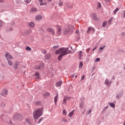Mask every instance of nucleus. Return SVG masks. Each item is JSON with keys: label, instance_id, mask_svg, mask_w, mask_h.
Listing matches in <instances>:
<instances>
[{"label": "nucleus", "instance_id": "1", "mask_svg": "<svg viewBox=\"0 0 125 125\" xmlns=\"http://www.w3.org/2000/svg\"><path fill=\"white\" fill-rule=\"evenodd\" d=\"M71 53V51L69 50L68 48H61L56 51V54H60L58 59L61 61V59L64 55H67V54H70Z\"/></svg>", "mask_w": 125, "mask_h": 125}, {"label": "nucleus", "instance_id": "2", "mask_svg": "<svg viewBox=\"0 0 125 125\" xmlns=\"http://www.w3.org/2000/svg\"><path fill=\"white\" fill-rule=\"evenodd\" d=\"M42 108H38L34 110L33 113V117L35 121L42 116Z\"/></svg>", "mask_w": 125, "mask_h": 125}, {"label": "nucleus", "instance_id": "3", "mask_svg": "<svg viewBox=\"0 0 125 125\" xmlns=\"http://www.w3.org/2000/svg\"><path fill=\"white\" fill-rule=\"evenodd\" d=\"M14 118L15 119H16V120H23V116H22V115L19 113H16L14 115Z\"/></svg>", "mask_w": 125, "mask_h": 125}, {"label": "nucleus", "instance_id": "4", "mask_svg": "<svg viewBox=\"0 0 125 125\" xmlns=\"http://www.w3.org/2000/svg\"><path fill=\"white\" fill-rule=\"evenodd\" d=\"M71 98L70 97L65 96L62 101V104L63 105H67V100H71Z\"/></svg>", "mask_w": 125, "mask_h": 125}, {"label": "nucleus", "instance_id": "5", "mask_svg": "<svg viewBox=\"0 0 125 125\" xmlns=\"http://www.w3.org/2000/svg\"><path fill=\"white\" fill-rule=\"evenodd\" d=\"M5 57L6 58L7 60H9V59H13V57L10 55L8 52H6L5 54Z\"/></svg>", "mask_w": 125, "mask_h": 125}, {"label": "nucleus", "instance_id": "6", "mask_svg": "<svg viewBox=\"0 0 125 125\" xmlns=\"http://www.w3.org/2000/svg\"><path fill=\"white\" fill-rule=\"evenodd\" d=\"M19 65H20V62L18 61H16L14 62L13 68L15 70H17L18 67H19Z\"/></svg>", "mask_w": 125, "mask_h": 125}, {"label": "nucleus", "instance_id": "7", "mask_svg": "<svg viewBox=\"0 0 125 125\" xmlns=\"http://www.w3.org/2000/svg\"><path fill=\"white\" fill-rule=\"evenodd\" d=\"M47 31L49 33H51L53 36H54V35H55V31H54V30H53V29L51 28H48Z\"/></svg>", "mask_w": 125, "mask_h": 125}, {"label": "nucleus", "instance_id": "8", "mask_svg": "<svg viewBox=\"0 0 125 125\" xmlns=\"http://www.w3.org/2000/svg\"><path fill=\"white\" fill-rule=\"evenodd\" d=\"M94 32H95V30L94 29V28H93L92 27H89L88 28L87 33H92V34H93Z\"/></svg>", "mask_w": 125, "mask_h": 125}, {"label": "nucleus", "instance_id": "9", "mask_svg": "<svg viewBox=\"0 0 125 125\" xmlns=\"http://www.w3.org/2000/svg\"><path fill=\"white\" fill-rule=\"evenodd\" d=\"M8 91L6 89L3 90L2 92L1 93V95L2 96H6V95L8 94Z\"/></svg>", "mask_w": 125, "mask_h": 125}, {"label": "nucleus", "instance_id": "10", "mask_svg": "<svg viewBox=\"0 0 125 125\" xmlns=\"http://www.w3.org/2000/svg\"><path fill=\"white\" fill-rule=\"evenodd\" d=\"M42 20V15H37L35 17V20L37 21H41Z\"/></svg>", "mask_w": 125, "mask_h": 125}, {"label": "nucleus", "instance_id": "11", "mask_svg": "<svg viewBox=\"0 0 125 125\" xmlns=\"http://www.w3.org/2000/svg\"><path fill=\"white\" fill-rule=\"evenodd\" d=\"M91 17L93 20H98V18H97V16L95 14H92Z\"/></svg>", "mask_w": 125, "mask_h": 125}, {"label": "nucleus", "instance_id": "12", "mask_svg": "<svg viewBox=\"0 0 125 125\" xmlns=\"http://www.w3.org/2000/svg\"><path fill=\"white\" fill-rule=\"evenodd\" d=\"M62 31V28H61V27L60 26H59L58 27V30L57 31L58 35H60L61 34Z\"/></svg>", "mask_w": 125, "mask_h": 125}, {"label": "nucleus", "instance_id": "13", "mask_svg": "<svg viewBox=\"0 0 125 125\" xmlns=\"http://www.w3.org/2000/svg\"><path fill=\"white\" fill-rule=\"evenodd\" d=\"M28 26L30 28H34V27H35V23L34 22H29Z\"/></svg>", "mask_w": 125, "mask_h": 125}, {"label": "nucleus", "instance_id": "14", "mask_svg": "<svg viewBox=\"0 0 125 125\" xmlns=\"http://www.w3.org/2000/svg\"><path fill=\"white\" fill-rule=\"evenodd\" d=\"M54 100L55 104L56 105V104L57 103V100H58V93H57V95H56V96L55 97Z\"/></svg>", "mask_w": 125, "mask_h": 125}, {"label": "nucleus", "instance_id": "15", "mask_svg": "<svg viewBox=\"0 0 125 125\" xmlns=\"http://www.w3.org/2000/svg\"><path fill=\"white\" fill-rule=\"evenodd\" d=\"M69 29V31L70 32H73V31H74V30H75V26H69L68 27Z\"/></svg>", "mask_w": 125, "mask_h": 125}, {"label": "nucleus", "instance_id": "16", "mask_svg": "<svg viewBox=\"0 0 125 125\" xmlns=\"http://www.w3.org/2000/svg\"><path fill=\"white\" fill-rule=\"evenodd\" d=\"M75 112V110H72V111H71L68 115V117L69 118H72V116H73V115H74V112Z\"/></svg>", "mask_w": 125, "mask_h": 125}, {"label": "nucleus", "instance_id": "17", "mask_svg": "<svg viewBox=\"0 0 125 125\" xmlns=\"http://www.w3.org/2000/svg\"><path fill=\"white\" fill-rule=\"evenodd\" d=\"M45 59L46 60H49L50 59V54H48L45 56Z\"/></svg>", "mask_w": 125, "mask_h": 125}, {"label": "nucleus", "instance_id": "18", "mask_svg": "<svg viewBox=\"0 0 125 125\" xmlns=\"http://www.w3.org/2000/svg\"><path fill=\"white\" fill-rule=\"evenodd\" d=\"M31 12H38V9L36 8H31V10L30 11Z\"/></svg>", "mask_w": 125, "mask_h": 125}, {"label": "nucleus", "instance_id": "19", "mask_svg": "<svg viewBox=\"0 0 125 125\" xmlns=\"http://www.w3.org/2000/svg\"><path fill=\"white\" fill-rule=\"evenodd\" d=\"M7 63L9 66H13V62L11 60H8Z\"/></svg>", "mask_w": 125, "mask_h": 125}, {"label": "nucleus", "instance_id": "20", "mask_svg": "<svg viewBox=\"0 0 125 125\" xmlns=\"http://www.w3.org/2000/svg\"><path fill=\"white\" fill-rule=\"evenodd\" d=\"M61 84H62V81H60L56 83V86H61Z\"/></svg>", "mask_w": 125, "mask_h": 125}, {"label": "nucleus", "instance_id": "21", "mask_svg": "<svg viewBox=\"0 0 125 125\" xmlns=\"http://www.w3.org/2000/svg\"><path fill=\"white\" fill-rule=\"evenodd\" d=\"M104 83L105 84H106L107 85H108V84H111V82H110L108 79H106L105 82H104Z\"/></svg>", "mask_w": 125, "mask_h": 125}, {"label": "nucleus", "instance_id": "22", "mask_svg": "<svg viewBox=\"0 0 125 125\" xmlns=\"http://www.w3.org/2000/svg\"><path fill=\"white\" fill-rule=\"evenodd\" d=\"M109 106L112 108H115V107H116V105L113 103H109Z\"/></svg>", "mask_w": 125, "mask_h": 125}, {"label": "nucleus", "instance_id": "23", "mask_svg": "<svg viewBox=\"0 0 125 125\" xmlns=\"http://www.w3.org/2000/svg\"><path fill=\"white\" fill-rule=\"evenodd\" d=\"M119 10H120V9L119 8H116L114 11V14H117V12H118V11H119Z\"/></svg>", "mask_w": 125, "mask_h": 125}, {"label": "nucleus", "instance_id": "24", "mask_svg": "<svg viewBox=\"0 0 125 125\" xmlns=\"http://www.w3.org/2000/svg\"><path fill=\"white\" fill-rule=\"evenodd\" d=\"M123 94H121L120 95H117L116 96V98H117V99H120V98H121Z\"/></svg>", "mask_w": 125, "mask_h": 125}, {"label": "nucleus", "instance_id": "25", "mask_svg": "<svg viewBox=\"0 0 125 125\" xmlns=\"http://www.w3.org/2000/svg\"><path fill=\"white\" fill-rule=\"evenodd\" d=\"M35 76H37V79H40V73H39V72H36L35 73Z\"/></svg>", "mask_w": 125, "mask_h": 125}, {"label": "nucleus", "instance_id": "26", "mask_svg": "<svg viewBox=\"0 0 125 125\" xmlns=\"http://www.w3.org/2000/svg\"><path fill=\"white\" fill-rule=\"evenodd\" d=\"M26 50H29V51H31L32 50V49L31 48V47H29V46H27L26 48Z\"/></svg>", "mask_w": 125, "mask_h": 125}, {"label": "nucleus", "instance_id": "27", "mask_svg": "<svg viewBox=\"0 0 125 125\" xmlns=\"http://www.w3.org/2000/svg\"><path fill=\"white\" fill-rule=\"evenodd\" d=\"M107 25V21H104L103 22V27H105Z\"/></svg>", "mask_w": 125, "mask_h": 125}, {"label": "nucleus", "instance_id": "28", "mask_svg": "<svg viewBox=\"0 0 125 125\" xmlns=\"http://www.w3.org/2000/svg\"><path fill=\"white\" fill-rule=\"evenodd\" d=\"M24 2L26 3H30V1H32V0H24Z\"/></svg>", "mask_w": 125, "mask_h": 125}, {"label": "nucleus", "instance_id": "29", "mask_svg": "<svg viewBox=\"0 0 125 125\" xmlns=\"http://www.w3.org/2000/svg\"><path fill=\"white\" fill-rule=\"evenodd\" d=\"M82 54H83V52L82 51H80L79 52L80 59H81V57H83V55Z\"/></svg>", "mask_w": 125, "mask_h": 125}, {"label": "nucleus", "instance_id": "30", "mask_svg": "<svg viewBox=\"0 0 125 125\" xmlns=\"http://www.w3.org/2000/svg\"><path fill=\"white\" fill-rule=\"evenodd\" d=\"M83 62H80V64H79V68H81V69H82V68H83Z\"/></svg>", "mask_w": 125, "mask_h": 125}, {"label": "nucleus", "instance_id": "31", "mask_svg": "<svg viewBox=\"0 0 125 125\" xmlns=\"http://www.w3.org/2000/svg\"><path fill=\"white\" fill-rule=\"evenodd\" d=\"M35 69H36V70L41 69V66H40L39 65H36V66H35Z\"/></svg>", "mask_w": 125, "mask_h": 125}, {"label": "nucleus", "instance_id": "32", "mask_svg": "<svg viewBox=\"0 0 125 125\" xmlns=\"http://www.w3.org/2000/svg\"><path fill=\"white\" fill-rule=\"evenodd\" d=\"M80 108H83V103H81L80 104Z\"/></svg>", "mask_w": 125, "mask_h": 125}, {"label": "nucleus", "instance_id": "33", "mask_svg": "<svg viewBox=\"0 0 125 125\" xmlns=\"http://www.w3.org/2000/svg\"><path fill=\"white\" fill-rule=\"evenodd\" d=\"M3 25V22H2V21H0V28H1Z\"/></svg>", "mask_w": 125, "mask_h": 125}, {"label": "nucleus", "instance_id": "34", "mask_svg": "<svg viewBox=\"0 0 125 125\" xmlns=\"http://www.w3.org/2000/svg\"><path fill=\"white\" fill-rule=\"evenodd\" d=\"M108 23L109 25H111V24H112V19H110L108 21Z\"/></svg>", "mask_w": 125, "mask_h": 125}, {"label": "nucleus", "instance_id": "35", "mask_svg": "<svg viewBox=\"0 0 125 125\" xmlns=\"http://www.w3.org/2000/svg\"><path fill=\"white\" fill-rule=\"evenodd\" d=\"M40 5L42 6V5H46V2H44L43 3H40Z\"/></svg>", "mask_w": 125, "mask_h": 125}, {"label": "nucleus", "instance_id": "36", "mask_svg": "<svg viewBox=\"0 0 125 125\" xmlns=\"http://www.w3.org/2000/svg\"><path fill=\"white\" fill-rule=\"evenodd\" d=\"M63 114L65 115V116L67 115V112H66V110L65 109H63Z\"/></svg>", "mask_w": 125, "mask_h": 125}, {"label": "nucleus", "instance_id": "37", "mask_svg": "<svg viewBox=\"0 0 125 125\" xmlns=\"http://www.w3.org/2000/svg\"><path fill=\"white\" fill-rule=\"evenodd\" d=\"M99 61H100V58H98L95 60V62H99Z\"/></svg>", "mask_w": 125, "mask_h": 125}, {"label": "nucleus", "instance_id": "38", "mask_svg": "<svg viewBox=\"0 0 125 125\" xmlns=\"http://www.w3.org/2000/svg\"><path fill=\"white\" fill-rule=\"evenodd\" d=\"M121 35L122 37H125V32H122Z\"/></svg>", "mask_w": 125, "mask_h": 125}, {"label": "nucleus", "instance_id": "39", "mask_svg": "<svg viewBox=\"0 0 125 125\" xmlns=\"http://www.w3.org/2000/svg\"><path fill=\"white\" fill-rule=\"evenodd\" d=\"M42 53H43V54H45V53H46V50H42Z\"/></svg>", "mask_w": 125, "mask_h": 125}, {"label": "nucleus", "instance_id": "40", "mask_svg": "<svg viewBox=\"0 0 125 125\" xmlns=\"http://www.w3.org/2000/svg\"><path fill=\"white\" fill-rule=\"evenodd\" d=\"M43 119V118H40L38 124H40V123H41V122H42V121Z\"/></svg>", "mask_w": 125, "mask_h": 125}, {"label": "nucleus", "instance_id": "41", "mask_svg": "<svg viewBox=\"0 0 125 125\" xmlns=\"http://www.w3.org/2000/svg\"><path fill=\"white\" fill-rule=\"evenodd\" d=\"M26 122H27L28 124H29V125L30 124H31V121L29 119H27Z\"/></svg>", "mask_w": 125, "mask_h": 125}, {"label": "nucleus", "instance_id": "42", "mask_svg": "<svg viewBox=\"0 0 125 125\" xmlns=\"http://www.w3.org/2000/svg\"><path fill=\"white\" fill-rule=\"evenodd\" d=\"M59 5L60 6H62V5H63V2H60L59 3Z\"/></svg>", "mask_w": 125, "mask_h": 125}, {"label": "nucleus", "instance_id": "43", "mask_svg": "<svg viewBox=\"0 0 125 125\" xmlns=\"http://www.w3.org/2000/svg\"><path fill=\"white\" fill-rule=\"evenodd\" d=\"M104 47H105V45H104L103 47H100V50H102L104 49Z\"/></svg>", "mask_w": 125, "mask_h": 125}, {"label": "nucleus", "instance_id": "44", "mask_svg": "<svg viewBox=\"0 0 125 125\" xmlns=\"http://www.w3.org/2000/svg\"><path fill=\"white\" fill-rule=\"evenodd\" d=\"M1 107H4V106H5V104H4V103H2L1 104Z\"/></svg>", "mask_w": 125, "mask_h": 125}, {"label": "nucleus", "instance_id": "45", "mask_svg": "<svg viewBox=\"0 0 125 125\" xmlns=\"http://www.w3.org/2000/svg\"><path fill=\"white\" fill-rule=\"evenodd\" d=\"M107 109H108V106H105L104 108V111H106V110H107Z\"/></svg>", "mask_w": 125, "mask_h": 125}, {"label": "nucleus", "instance_id": "46", "mask_svg": "<svg viewBox=\"0 0 125 125\" xmlns=\"http://www.w3.org/2000/svg\"><path fill=\"white\" fill-rule=\"evenodd\" d=\"M98 6L99 7H101V3H100V2L98 3Z\"/></svg>", "mask_w": 125, "mask_h": 125}, {"label": "nucleus", "instance_id": "47", "mask_svg": "<svg viewBox=\"0 0 125 125\" xmlns=\"http://www.w3.org/2000/svg\"><path fill=\"white\" fill-rule=\"evenodd\" d=\"M44 95H47V96H49V95H50V94L48 93H47L44 94L43 96H45Z\"/></svg>", "mask_w": 125, "mask_h": 125}, {"label": "nucleus", "instance_id": "48", "mask_svg": "<svg viewBox=\"0 0 125 125\" xmlns=\"http://www.w3.org/2000/svg\"><path fill=\"white\" fill-rule=\"evenodd\" d=\"M84 79V76H83L81 78V81H83V80Z\"/></svg>", "mask_w": 125, "mask_h": 125}, {"label": "nucleus", "instance_id": "49", "mask_svg": "<svg viewBox=\"0 0 125 125\" xmlns=\"http://www.w3.org/2000/svg\"><path fill=\"white\" fill-rule=\"evenodd\" d=\"M62 121L64 122V123H67V119H63Z\"/></svg>", "mask_w": 125, "mask_h": 125}, {"label": "nucleus", "instance_id": "50", "mask_svg": "<svg viewBox=\"0 0 125 125\" xmlns=\"http://www.w3.org/2000/svg\"><path fill=\"white\" fill-rule=\"evenodd\" d=\"M40 104V102H37L35 103V105H39Z\"/></svg>", "mask_w": 125, "mask_h": 125}, {"label": "nucleus", "instance_id": "51", "mask_svg": "<svg viewBox=\"0 0 125 125\" xmlns=\"http://www.w3.org/2000/svg\"><path fill=\"white\" fill-rule=\"evenodd\" d=\"M89 50H90V48H88V49H87V50H86V52H87V53H88V52H89Z\"/></svg>", "mask_w": 125, "mask_h": 125}, {"label": "nucleus", "instance_id": "52", "mask_svg": "<svg viewBox=\"0 0 125 125\" xmlns=\"http://www.w3.org/2000/svg\"><path fill=\"white\" fill-rule=\"evenodd\" d=\"M0 2L2 3L4 2V0H0Z\"/></svg>", "mask_w": 125, "mask_h": 125}, {"label": "nucleus", "instance_id": "53", "mask_svg": "<svg viewBox=\"0 0 125 125\" xmlns=\"http://www.w3.org/2000/svg\"><path fill=\"white\" fill-rule=\"evenodd\" d=\"M88 114H89L90 113H91V110H89L88 111Z\"/></svg>", "mask_w": 125, "mask_h": 125}, {"label": "nucleus", "instance_id": "54", "mask_svg": "<svg viewBox=\"0 0 125 125\" xmlns=\"http://www.w3.org/2000/svg\"><path fill=\"white\" fill-rule=\"evenodd\" d=\"M54 48H58V46H53Z\"/></svg>", "mask_w": 125, "mask_h": 125}, {"label": "nucleus", "instance_id": "55", "mask_svg": "<svg viewBox=\"0 0 125 125\" xmlns=\"http://www.w3.org/2000/svg\"><path fill=\"white\" fill-rule=\"evenodd\" d=\"M68 7L69 8H73V5H70Z\"/></svg>", "mask_w": 125, "mask_h": 125}, {"label": "nucleus", "instance_id": "56", "mask_svg": "<svg viewBox=\"0 0 125 125\" xmlns=\"http://www.w3.org/2000/svg\"><path fill=\"white\" fill-rule=\"evenodd\" d=\"M42 1H43V0H39V2H41V3H42Z\"/></svg>", "mask_w": 125, "mask_h": 125}, {"label": "nucleus", "instance_id": "57", "mask_svg": "<svg viewBox=\"0 0 125 125\" xmlns=\"http://www.w3.org/2000/svg\"><path fill=\"white\" fill-rule=\"evenodd\" d=\"M74 77H75V75L74 74H72L71 76V78H74Z\"/></svg>", "mask_w": 125, "mask_h": 125}, {"label": "nucleus", "instance_id": "58", "mask_svg": "<svg viewBox=\"0 0 125 125\" xmlns=\"http://www.w3.org/2000/svg\"><path fill=\"white\" fill-rule=\"evenodd\" d=\"M76 34H79V30L76 31Z\"/></svg>", "mask_w": 125, "mask_h": 125}, {"label": "nucleus", "instance_id": "59", "mask_svg": "<svg viewBox=\"0 0 125 125\" xmlns=\"http://www.w3.org/2000/svg\"><path fill=\"white\" fill-rule=\"evenodd\" d=\"M97 48V47H96L95 48H94L93 49V51H94V50H95V49H96Z\"/></svg>", "mask_w": 125, "mask_h": 125}, {"label": "nucleus", "instance_id": "60", "mask_svg": "<svg viewBox=\"0 0 125 125\" xmlns=\"http://www.w3.org/2000/svg\"><path fill=\"white\" fill-rule=\"evenodd\" d=\"M124 15L123 16V17H124V18H125V10L124 11Z\"/></svg>", "mask_w": 125, "mask_h": 125}, {"label": "nucleus", "instance_id": "61", "mask_svg": "<svg viewBox=\"0 0 125 125\" xmlns=\"http://www.w3.org/2000/svg\"><path fill=\"white\" fill-rule=\"evenodd\" d=\"M67 33H69V31H65V34H67Z\"/></svg>", "mask_w": 125, "mask_h": 125}, {"label": "nucleus", "instance_id": "62", "mask_svg": "<svg viewBox=\"0 0 125 125\" xmlns=\"http://www.w3.org/2000/svg\"><path fill=\"white\" fill-rule=\"evenodd\" d=\"M13 29L12 28H10V30L9 31H13Z\"/></svg>", "mask_w": 125, "mask_h": 125}, {"label": "nucleus", "instance_id": "63", "mask_svg": "<svg viewBox=\"0 0 125 125\" xmlns=\"http://www.w3.org/2000/svg\"><path fill=\"white\" fill-rule=\"evenodd\" d=\"M47 0V1H51L52 0Z\"/></svg>", "mask_w": 125, "mask_h": 125}, {"label": "nucleus", "instance_id": "64", "mask_svg": "<svg viewBox=\"0 0 125 125\" xmlns=\"http://www.w3.org/2000/svg\"><path fill=\"white\" fill-rule=\"evenodd\" d=\"M124 125H125V122H124Z\"/></svg>", "mask_w": 125, "mask_h": 125}]
</instances>
